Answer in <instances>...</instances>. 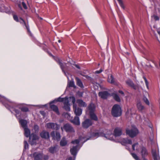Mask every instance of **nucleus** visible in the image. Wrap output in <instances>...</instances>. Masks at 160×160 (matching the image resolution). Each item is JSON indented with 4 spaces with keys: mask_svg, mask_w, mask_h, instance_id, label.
Masks as SVG:
<instances>
[{
    "mask_svg": "<svg viewBox=\"0 0 160 160\" xmlns=\"http://www.w3.org/2000/svg\"><path fill=\"white\" fill-rule=\"evenodd\" d=\"M0 101L5 106V107L8 109L10 110L11 112H12L11 109H12L15 111L16 113V116L18 118V115L20 111L19 110L14 109L13 108L12 105L13 102L11 101L8 100L4 97L0 95Z\"/></svg>",
    "mask_w": 160,
    "mask_h": 160,
    "instance_id": "f257e3e1",
    "label": "nucleus"
},
{
    "mask_svg": "<svg viewBox=\"0 0 160 160\" xmlns=\"http://www.w3.org/2000/svg\"><path fill=\"white\" fill-rule=\"evenodd\" d=\"M85 138L83 137H80L78 139H76L74 141H72V143L74 144H76V145L74 146L71 148L70 149V152L71 154L73 156H76L78 152V151L79 150V142H84L86 141L89 139H87L86 140L83 141V139H84Z\"/></svg>",
    "mask_w": 160,
    "mask_h": 160,
    "instance_id": "f03ea898",
    "label": "nucleus"
},
{
    "mask_svg": "<svg viewBox=\"0 0 160 160\" xmlns=\"http://www.w3.org/2000/svg\"><path fill=\"white\" fill-rule=\"evenodd\" d=\"M24 131V135L26 137H29V142L31 145L35 144L36 140L38 139V137L36 134L32 133L30 135V130L27 128H23Z\"/></svg>",
    "mask_w": 160,
    "mask_h": 160,
    "instance_id": "7ed1b4c3",
    "label": "nucleus"
},
{
    "mask_svg": "<svg viewBox=\"0 0 160 160\" xmlns=\"http://www.w3.org/2000/svg\"><path fill=\"white\" fill-rule=\"evenodd\" d=\"M95 110V106L94 104L91 103L88 106L86 111L87 114H89L90 118L95 121L98 120V118L94 112Z\"/></svg>",
    "mask_w": 160,
    "mask_h": 160,
    "instance_id": "20e7f679",
    "label": "nucleus"
},
{
    "mask_svg": "<svg viewBox=\"0 0 160 160\" xmlns=\"http://www.w3.org/2000/svg\"><path fill=\"white\" fill-rule=\"evenodd\" d=\"M56 102H63L64 104L63 108L64 109L67 111H70V105L69 103L68 98L67 97H66L65 98H61L60 97L51 102L50 103V104L54 103Z\"/></svg>",
    "mask_w": 160,
    "mask_h": 160,
    "instance_id": "39448f33",
    "label": "nucleus"
},
{
    "mask_svg": "<svg viewBox=\"0 0 160 160\" xmlns=\"http://www.w3.org/2000/svg\"><path fill=\"white\" fill-rule=\"evenodd\" d=\"M122 109L120 105L118 104L114 105L112 110V115L114 117H118L122 114Z\"/></svg>",
    "mask_w": 160,
    "mask_h": 160,
    "instance_id": "423d86ee",
    "label": "nucleus"
},
{
    "mask_svg": "<svg viewBox=\"0 0 160 160\" xmlns=\"http://www.w3.org/2000/svg\"><path fill=\"white\" fill-rule=\"evenodd\" d=\"M139 131L138 129L134 126H132L131 128L126 129V133L130 137L132 138L136 136L138 133Z\"/></svg>",
    "mask_w": 160,
    "mask_h": 160,
    "instance_id": "0eeeda50",
    "label": "nucleus"
},
{
    "mask_svg": "<svg viewBox=\"0 0 160 160\" xmlns=\"http://www.w3.org/2000/svg\"><path fill=\"white\" fill-rule=\"evenodd\" d=\"M113 135L112 134H111L110 135L104 134L103 133L101 132H95L94 133H93L92 134L90 138L92 137L96 138H98L99 137L101 136L104 137L107 139L110 140H114V138H113Z\"/></svg>",
    "mask_w": 160,
    "mask_h": 160,
    "instance_id": "6e6552de",
    "label": "nucleus"
},
{
    "mask_svg": "<svg viewBox=\"0 0 160 160\" xmlns=\"http://www.w3.org/2000/svg\"><path fill=\"white\" fill-rule=\"evenodd\" d=\"M13 18L17 22H19L22 24L23 26H24L27 29L28 31V32L31 34V32L29 28V26L28 24H27L24 21L22 18H20L18 19V16L15 15H13Z\"/></svg>",
    "mask_w": 160,
    "mask_h": 160,
    "instance_id": "1a4fd4ad",
    "label": "nucleus"
},
{
    "mask_svg": "<svg viewBox=\"0 0 160 160\" xmlns=\"http://www.w3.org/2000/svg\"><path fill=\"white\" fill-rule=\"evenodd\" d=\"M45 127L49 129H52L55 130H58L60 128V126L56 123L49 122L47 123Z\"/></svg>",
    "mask_w": 160,
    "mask_h": 160,
    "instance_id": "9d476101",
    "label": "nucleus"
},
{
    "mask_svg": "<svg viewBox=\"0 0 160 160\" xmlns=\"http://www.w3.org/2000/svg\"><path fill=\"white\" fill-rule=\"evenodd\" d=\"M49 55L52 56L54 59L57 62L59 65L60 66L61 68L62 69V71L64 72V74L65 75L67 76L68 79V77L67 76V75L66 72L64 71V68L65 66L66 65L64 64H63L61 62L60 60L58 58L55 57L54 56H53L51 53H49Z\"/></svg>",
    "mask_w": 160,
    "mask_h": 160,
    "instance_id": "9b49d317",
    "label": "nucleus"
},
{
    "mask_svg": "<svg viewBox=\"0 0 160 160\" xmlns=\"http://www.w3.org/2000/svg\"><path fill=\"white\" fill-rule=\"evenodd\" d=\"M61 129L62 131L64 129L67 132H74L72 127L68 123L64 124L63 127H61Z\"/></svg>",
    "mask_w": 160,
    "mask_h": 160,
    "instance_id": "f8f14e48",
    "label": "nucleus"
},
{
    "mask_svg": "<svg viewBox=\"0 0 160 160\" xmlns=\"http://www.w3.org/2000/svg\"><path fill=\"white\" fill-rule=\"evenodd\" d=\"M152 154L154 160H160L158 148L157 150L152 149Z\"/></svg>",
    "mask_w": 160,
    "mask_h": 160,
    "instance_id": "ddd939ff",
    "label": "nucleus"
},
{
    "mask_svg": "<svg viewBox=\"0 0 160 160\" xmlns=\"http://www.w3.org/2000/svg\"><path fill=\"white\" fill-rule=\"evenodd\" d=\"M92 124V122L91 120L87 119L82 123V126L84 128H87L89 126H91Z\"/></svg>",
    "mask_w": 160,
    "mask_h": 160,
    "instance_id": "4468645a",
    "label": "nucleus"
},
{
    "mask_svg": "<svg viewBox=\"0 0 160 160\" xmlns=\"http://www.w3.org/2000/svg\"><path fill=\"white\" fill-rule=\"evenodd\" d=\"M122 129L120 128H116L114 131V135L115 137L119 136L122 134Z\"/></svg>",
    "mask_w": 160,
    "mask_h": 160,
    "instance_id": "2eb2a0df",
    "label": "nucleus"
},
{
    "mask_svg": "<svg viewBox=\"0 0 160 160\" xmlns=\"http://www.w3.org/2000/svg\"><path fill=\"white\" fill-rule=\"evenodd\" d=\"M51 135L54 140H59L61 138L60 133L57 132H55L54 131H53L51 133Z\"/></svg>",
    "mask_w": 160,
    "mask_h": 160,
    "instance_id": "dca6fc26",
    "label": "nucleus"
},
{
    "mask_svg": "<svg viewBox=\"0 0 160 160\" xmlns=\"http://www.w3.org/2000/svg\"><path fill=\"white\" fill-rule=\"evenodd\" d=\"M98 95L101 98L105 99L109 95V94L107 91H103L99 92Z\"/></svg>",
    "mask_w": 160,
    "mask_h": 160,
    "instance_id": "f3484780",
    "label": "nucleus"
},
{
    "mask_svg": "<svg viewBox=\"0 0 160 160\" xmlns=\"http://www.w3.org/2000/svg\"><path fill=\"white\" fill-rule=\"evenodd\" d=\"M141 153L142 158L145 160L144 157L148 155V152L146 148L144 147L141 148Z\"/></svg>",
    "mask_w": 160,
    "mask_h": 160,
    "instance_id": "a211bd4d",
    "label": "nucleus"
},
{
    "mask_svg": "<svg viewBox=\"0 0 160 160\" xmlns=\"http://www.w3.org/2000/svg\"><path fill=\"white\" fill-rule=\"evenodd\" d=\"M33 156L34 157V160H41L43 157V154L42 153L36 152L33 154Z\"/></svg>",
    "mask_w": 160,
    "mask_h": 160,
    "instance_id": "6ab92c4d",
    "label": "nucleus"
},
{
    "mask_svg": "<svg viewBox=\"0 0 160 160\" xmlns=\"http://www.w3.org/2000/svg\"><path fill=\"white\" fill-rule=\"evenodd\" d=\"M121 144L123 145L126 146L127 144L131 145L132 143V141L128 138H123L121 141Z\"/></svg>",
    "mask_w": 160,
    "mask_h": 160,
    "instance_id": "aec40b11",
    "label": "nucleus"
},
{
    "mask_svg": "<svg viewBox=\"0 0 160 160\" xmlns=\"http://www.w3.org/2000/svg\"><path fill=\"white\" fill-rule=\"evenodd\" d=\"M74 112L77 116H80L82 113V110L79 108H77L76 105V108H73Z\"/></svg>",
    "mask_w": 160,
    "mask_h": 160,
    "instance_id": "412c9836",
    "label": "nucleus"
},
{
    "mask_svg": "<svg viewBox=\"0 0 160 160\" xmlns=\"http://www.w3.org/2000/svg\"><path fill=\"white\" fill-rule=\"evenodd\" d=\"M40 136L43 138H48L49 137V133L48 132L43 131L41 133Z\"/></svg>",
    "mask_w": 160,
    "mask_h": 160,
    "instance_id": "4be33fe9",
    "label": "nucleus"
},
{
    "mask_svg": "<svg viewBox=\"0 0 160 160\" xmlns=\"http://www.w3.org/2000/svg\"><path fill=\"white\" fill-rule=\"evenodd\" d=\"M70 121L71 122L76 125H79L80 124L79 118L78 117H75L73 120L71 119Z\"/></svg>",
    "mask_w": 160,
    "mask_h": 160,
    "instance_id": "5701e85b",
    "label": "nucleus"
},
{
    "mask_svg": "<svg viewBox=\"0 0 160 160\" xmlns=\"http://www.w3.org/2000/svg\"><path fill=\"white\" fill-rule=\"evenodd\" d=\"M19 122L21 124L22 127L24 128H27V122L26 120L23 119H20L19 120Z\"/></svg>",
    "mask_w": 160,
    "mask_h": 160,
    "instance_id": "b1692460",
    "label": "nucleus"
},
{
    "mask_svg": "<svg viewBox=\"0 0 160 160\" xmlns=\"http://www.w3.org/2000/svg\"><path fill=\"white\" fill-rule=\"evenodd\" d=\"M126 83L129 86L134 89H136V86L134 84L133 82L130 80L129 79L126 81Z\"/></svg>",
    "mask_w": 160,
    "mask_h": 160,
    "instance_id": "393cba45",
    "label": "nucleus"
},
{
    "mask_svg": "<svg viewBox=\"0 0 160 160\" xmlns=\"http://www.w3.org/2000/svg\"><path fill=\"white\" fill-rule=\"evenodd\" d=\"M77 102L78 104V105L80 107H86L87 106V104L82 100H78L77 101Z\"/></svg>",
    "mask_w": 160,
    "mask_h": 160,
    "instance_id": "a878e982",
    "label": "nucleus"
},
{
    "mask_svg": "<svg viewBox=\"0 0 160 160\" xmlns=\"http://www.w3.org/2000/svg\"><path fill=\"white\" fill-rule=\"evenodd\" d=\"M51 104H50L51 108L58 114H59V112L58 107L54 105H51Z\"/></svg>",
    "mask_w": 160,
    "mask_h": 160,
    "instance_id": "bb28decb",
    "label": "nucleus"
},
{
    "mask_svg": "<svg viewBox=\"0 0 160 160\" xmlns=\"http://www.w3.org/2000/svg\"><path fill=\"white\" fill-rule=\"evenodd\" d=\"M137 106L138 110L140 112H142L144 109V106L142 105L140 101L138 102Z\"/></svg>",
    "mask_w": 160,
    "mask_h": 160,
    "instance_id": "cd10ccee",
    "label": "nucleus"
},
{
    "mask_svg": "<svg viewBox=\"0 0 160 160\" xmlns=\"http://www.w3.org/2000/svg\"><path fill=\"white\" fill-rule=\"evenodd\" d=\"M75 79L76 80L77 85L81 88H83V85L80 79L78 77H76Z\"/></svg>",
    "mask_w": 160,
    "mask_h": 160,
    "instance_id": "c85d7f7f",
    "label": "nucleus"
},
{
    "mask_svg": "<svg viewBox=\"0 0 160 160\" xmlns=\"http://www.w3.org/2000/svg\"><path fill=\"white\" fill-rule=\"evenodd\" d=\"M132 149L133 150H135L138 151L139 150V145H138V143H135L133 144L132 145Z\"/></svg>",
    "mask_w": 160,
    "mask_h": 160,
    "instance_id": "c756f323",
    "label": "nucleus"
},
{
    "mask_svg": "<svg viewBox=\"0 0 160 160\" xmlns=\"http://www.w3.org/2000/svg\"><path fill=\"white\" fill-rule=\"evenodd\" d=\"M108 82L112 84L114 83L115 82L114 79L112 75H111L110 76H108Z\"/></svg>",
    "mask_w": 160,
    "mask_h": 160,
    "instance_id": "7c9ffc66",
    "label": "nucleus"
},
{
    "mask_svg": "<svg viewBox=\"0 0 160 160\" xmlns=\"http://www.w3.org/2000/svg\"><path fill=\"white\" fill-rule=\"evenodd\" d=\"M57 146H54L50 148L49 149V152L52 153H54L56 151Z\"/></svg>",
    "mask_w": 160,
    "mask_h": 160,
    "instance_id": "2f4dec72",
    "label": "nucleus"
},
{
    "mask_svg": "<svg viewBox=\"0 0 160 160\" xmlns=\"http://www.w3.org/2000/svg\"><path fill=\"white\" fill-rule=\"evenodd\" d=\"M70 101H71L73 104V108H76V104H75V98L74 96L70 97L69 98Z\"/></svg>",
    "mask_w": 160,
    "mask_h": 160,
    "instance_id": "473e14b6",
    "label": "nucleus"
},
{
    "mask_svg": "<svg viewBox=\"0 0 160 160\" xmlns=\"http://www.w3.org/2000/svg\"><path fill=\"white\" fill-rule=\"evenodd\" d=\"M112 96L114 98V99L117 101L118 102H120V99L119 96L116 93H113Z\"/></svg>",
    "mask_w": 160,
    "mask_h": 160,
    "instance_id": "72a5a7b5",
    "label": "nucleus"
},
{
    "mask_svg": "<svg viewBox=\"0 0 160 160\" xmlns=\"http://www.w3.org/2000/svg\"><path fill=\"white\" fill-rule=\"evenodd\" d=\"M67 144V142L65 138H63L61 140L60 142V145L62 146H65Z\"/></svg>",
    "mask_w": 160,
    "mask_h": 160,
    "instance_id": "f704fd0d",
    "label": "nucleus"
},
{
    "mask_svg": "<svg viewBox=\"0 0 160 160\" xmlns=\"http://www.w3.org/2000/svg\"><path fill=\"white\" fill-rule=\"evenodd\" d=\"M63 115L64 117L67 118L68 119L71 120L72 118H71L70 114L68 113H64L63 114Z\"/></svg>",
    "mask_w": 160,
    "mask_h": 160,
    "instance_id": "c9c22d12",
    "label": "nucleus"
},
{
    "mask_svg": "<svg viewBox=\"0 0 160 160\" xmlns=\"http://www.w3.org/2000/svg\"><path fill=\"white\" fill-rule=\"evenodd\" d=\"M68 85L69 87H73L74 86V81L72 80L68 82Z\"/></svg>",
    "mask_w": 160,
    "mask_h": 160,
    "instance_id": "e433bc0d",
    "label": "nucleus"
},
{
    "mask_svg": "<svg viewBox=\"0 0 160 160\" xmlns=\"http://www.w3.org/2000/svg\"><path fill=\"white\" fill-rule=\"evenodd\" d=\"M131 154L133 158L136 160H139L138 157L136 154L134 153H131Z\"/></svg>",
    "mask_w": 160,
    "mask_h": 160,
    "instance_id": "4c0bfd02",
    "label": "nucleus"
},
{
    "mask_svg": "<svg viewBox=\"0 0 160 160\" xmlns=\"http://www.w3.org/2000/svg\"><path fill=\"white\" fill-rule=\"evenodd\" d=\"M143 100L146 104H147L148 105H149V101L148 100V99L146 97H143Z\"/></svg>",
    "mask_w": 160,
    "mask_h": 160,
    "instance_id": "58836bf2",
    "label": "nucleus"
},
{
    "mask_svg": "<svg viewBox=\"0 0 160 160\" xmlns=\"http://www.w3.org/2000/svg\"><path fill=\"white\" fill-rule=\"evenodd\" d=\"M117 1H118L121 7L124 9V7L122 1V0H117Z\"/></svg>",
    "mask_w": 160,
    "mask_h": 160,
    "instance_id": "ea45409f",
    "label": "nucleus"
},
{
    "mask_svg": "<svg viewBox=\"0 0 160 160\" xmlns=\"http://www.w3.org/2000/svg\"><path fill=\"white\" fill-rule=\"evenodd\" d=\"M143 79L145 81V84L147 88L148 89V88H149L148 82V80H147L146 78L145 77H143Z\"/></svg>",
    "mask_w": 160,
    "mask_h": 160,
    "instance_id": "a19ab883",
    "label": "nucleus"
},
{
    "mask_svg": "<svg viewBox=\"0 0 160 160\" xmlns=\"http://www.w3.org/2000/svg\"><path fill=\"white\" fill-rule=\"evenodd\" d=\"M21 109L23 112H27L28 111V109L27 107H22L21 108Z\"/></svg>",
    "mask_w": 160,
    "mask_h": 160,
    "instance_id": "79ce46f5",
    "label": "nucleus"
},
{
    "mask_svg": "<svg viewBox=\"0 0 160 160\" xmlns=\"http://www.w3.org/2000/svg\"><path fill=\"white\" fill-rule=\"evenodd\" d=\"M39 127L37 125H35L34 127V129L36 132H37L39 130Z\"/></svg>",
    "mask_w": 160,
    "mask_h": 160,
    "instance_id": "37998d69",
    "label": "nucleus"
},
{
    "mask_svg": "<svg viewBox=\"0 0 160 160\" xmlns=\"http://www.w3.org/2000/svg\"><path fill=\"white\" fill-rule=\"evenodd\" d=\"M24 148L27 149L28 148V144L27 141H25L24 142Z\"/></svg>",
    "mask_w": 160,
    "mask_h": 160,
    "instance_id": "c03bdc74",
    "label": "nucleus"
},
{
    "mask_svg": "<svg viewBox=\"0 0 160 160\" xmlns=\"http://www.w3.org/2000/svg\"><path fill=\"white\" fill-rule=\"evenodd\" d=\"M153 17L155 20H158L159 19L158 17L156 15H153Z\"/></svg>",
    "mask_w": 160,
    "mask_h": 160,
    "instance_id": "a18cd8bd",
    "label": "nucleus"
},
{
    "mask_svg": "<svg viewBox=\"0 0 160 160\" xmlns=\"http://www.w3.org/2000/svg\"><path fill=\"white\" fill-rule=\"evenodd\" d=\"M103 71V70L102 69H100L99 70H97L95 71L96 73H99Z\"/></svg>",
    "mask_w": 160,
    "mask_h": 160,
    "instance_id": "49530a36",
    "label": "nucleus"
},
{
    "mask_svg": "<svg viewBox=\"0 0 160 160\" xmlns=\"http://www.w3.org/2000/svg\"><path fill=\"white\" fill-rule=\"evenodd\" d=\"M22 5L23 7L25 9H26L27 8V7L26 6V5L25 4V3L24 2H22Z\"/></svg>",
    "mask_w": 160,
    "mask_h": 160,
    "instance_id": "de8ad7c7",
    "label": "nucleus"
},
{
    "mask_svg": "<svg viewBox=\"0 0 160 160\" xmlns=\"http://www.w3.org/2000/svg\"><path fill=\"white\" fill-rule=\"evenodd\" d=\"M118 92L120 93L123 96H124V93L123 91H122L119 90Z\"/></svg>",
    "mask_w": 160,
    "mask_h": 160,
    "instance_id": "09e8293b",
    "label": "nucleus"
},
{
    "mask_svg": "<svg viewBox=\"0 0 160 160\" xmlns=\"http://www.w3.org/2000/svg\"><path fill=\"white\" fill-rule=\"evenodd\" d=\"M48 155H44L43 156V158H44V159H45V160L48 159Z\"/></svg>",
    "mask_w": 160,
    "mask_h": 160,
    "instance_id": "8fccbe9b",
    "label": "nucleus"
},
{
    "mask_svg": "<svg viewBox=\"0 0 160 160\" xmlns=\"http://www.w3.org/2000/svg\"><path fill=\"white\" fill-rule=\"evenodd\" d=\"M40 113L41 114L43 115V116L45 114L44 112L43 111H40Z\"/></svg>",
    "mask_w": 160,
    "mask_h": 160,
    "instance_id": "3c124183",
    "label": "nucleus"
},
{
    "mask_svg": "<svg viewBox=\"0 0 160 160\" xmlns=\"http://www.w3.org/2000/svg\"><path fill=\"white\" fill-rule=\"evenodd\" d=\"M67 160H72V158L70 157L67 159Z\"/></svg>",
    "mask_w": 160,
    "mask_h": 160,
    "instance_id": "603ef678",
    "label": "nucleus"
},
{
    "mask_svg": "<svg viewBox=\"0 0 160 160\" xmlns=\"http://www.w3.org/2000/svg\"><path fill=\"white\" fill-rule=\"evenodd\" d=\"M75 66L76 68H78V69H80V67H79V66L78 65H75Z\"/></svg>",
    "mask_w": 160,
    "mask_h": 160,
    "instance_id": "864d4df0",
    "label": "nucleus"
},
{
    "mask_svg": "<svg viewBox=\"0 0 160 160\" xmlns=\"http://www.w3.org/2000/svg\"><path fill=\"white\" fill-rule=\"evenodd\" d=\"M85 77H86V78H90L89 76H88L87 75L85 76Z\"/></svg>",
    "mask_w": 160,
    "mask_h": 160,
    "instance_id": "5fc2aeb1",
    "label": "nucleus"
},
{
    "mask_svg": "<svg viewBox=\"0 0 160 160\" xmlns=\"http://www.w3.org/2000/svg\"><path fill=\"white\" fill-rule=\"evenodd\" d=\"M58 42H61V41L60 40H58Z\"/></svg>",
    "mask_w": 160,
    "mask_h": 160,
    "instance_id": "6e6d98bb",
    "label": "nucleus"
},
{
    "mask_svg": "<svg viewBox=\"0 0 160 160\" xmlns=\"http://www.w3.org/2000/svg\"><path fill=\"white\" fill-rule=\"evenodd\" d=\"M46 106V105H44V106Z\"/></svg>",
    "mask_w": 160,
    "mask_h": 160,
    "instance_id": "4d7b16f0",
    "label": "nucleus"
}]
</instances>
